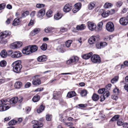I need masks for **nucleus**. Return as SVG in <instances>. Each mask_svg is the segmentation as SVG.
Wrapping results in <instances>:
<instances>
[{
	"mask_svg": "<svg viewBox=\"0 0 128 128\" xmlns=\"http://www.w3.org/2000/svg\"><path fill=\"white\" fill-rule=\"evenodd\" d=\"M37 46L35 45L29 46L24 48L22 51L23 54H29L37 50Z\"/></svg>",
	"mask_w": 128,
	"mask_h": 128,
	"instance_id": "nucleus-1",
	"label": "nucleus"
},
{
	"mask_svg": "<svg viewBox=\"0 0 128 128\" xmlns=\"http://www.w3.org/2000/svg\"><path fill=\"white\" fill-rule=\"evenodd\" d=\"M21 62L20 60L14 62L12 65L13 67L14 72L18 73L20 72V70L22 67Z\"/></svg>",
	"mask_w": 128,
	"mask_h": 128,
	"instance_id": "nucleus-2",
	"label": "nucleus"
},
{
	"mask_svg": "<svg viewBox=\"0 0 128 128\" xmlns=\"http://www.w3.org/2000/svg\"><path fill=\"white\" fill-rule=\"evenodd\" d=\"M78 60V58L76 56H72L66 62L68 64H74L77 63Z\"/></svg>",
	"mask_w": 128,
	"mask_h": 128,
	"instance_id": "nucleus-3",
	"label": "nucleus"
},
{
	"mask_svg": "<svg viewBox=\"0 0 128 128\" xmlns=\"http://www.w3.org/2000/svg\"><path fill=\"white\" fill-rule=\"evenodd\" d=\"M100 40L99 36L98 35L92 36L90 37L88 40V42L89 44H92L95 43Z\"/></svg>",
	"mask_w": 128,
	"mask_h": 128,
	"instance_id": "nucleus-4",
	"label": "nucleus"
},
{
	"mask_svg": "<svg viewBox=\"0 0 128 128\" xmlns=\"http://www.w3.org/2000/svg\"><path fill=\"white\" fill-rule=\"evenodd\" d=\"M106 30L110 32L113 31L114 30V24L111 22H108L106 25Z\"/></svg>",
	"mask_w": 128,
	"mask_h": 128,
	"instance_id": "nucleus-5",
	"label": "nucleus"
},
{
	"mask_svg": "<svg viewBox=\"0 0 128 128\" xmlns=\"http://www.w3.org/2000/svg\"><path fill=\"white\" fill-rule=\"evenodd\" d=\"M32 78V84L34 85L37 86L40 84V77L39 75L35 76Z\"/></svg>",
	"mask_w": 128,
	"mask_h": 128,
	"instance_id": "nucleus-6",
	"label": "nucleus"
},
{
	"mask_svg": "<svg viewBox=\"0 0 128 128\" xmlns=\"http://www.w3.org/2000/svg\"><path fill=\"white\" fill-rule=\"evenodd\" d=\"M9 52L12 58H18L21 57L22 54V53L19 51H14L12 52L11 50L9 51Z\"/></svg>",
	"mask_w": 128,
	"mask_h": 128,
	"instance_id": "nucleus-7",
	"label": "nucleus"
},
{
	"mask_svg": "<svg viewBox=\"0 0 128 128\" xmlns=\"http://www.w3.org/2000/svg\"><path fill=\"white\" fill-rule=\"evenodd\" d=\"M92 62L94 63H100L101 62L100 58L98 55L94 54L91 57V58Z\"/></svg>",
	"mask_w": 128,
	"mask_h": 128,
	"instance_id": "nucleus-8",
	"label": "nucleus"
},
{
	"mask_svg": "<svg viewBox=\"0 0 128 128\" xmlns=\"http://www.w3.org/2000/svg\"><path fill=\"white\" fill-rule=\"evenodd\" d=\"M88 26L89 29L91 31L95 30L96 27V24L94 23L91 22H88Z\"/></svg>",
	"mask_w": 128,
	"mask_h": 128,
	"instance_id": "nucleus-9",
	"label": "nucleus"
},
{
	"mask_svg": "<svg viewBox=\"0 0 128 128\" xmlns=\"http://www.w3.org/2000/svg\"><path fill=\"white\" fill-rule=\"evenodd\" d=\"M72 6L70 4L68 3L66 4L64 7L63 11L65 12H70L72 9Z\"/></svg>",
	"mask_w": 128,
	"mask_h": 128,
	"instance_id": "nucleus-10",
	"label": "nucleus"
},
{
	"mask_svg": "<svg viewBox=\"0 0 128 128\" xmlns=\"http://www.w3.org/2000/svg\"><path fill=\"white\" fill-rule=\"evenodd\" d=\"M81 4L80 3H78L74 5V7L72 10V11L74 13L78 12L80 8Z\"/></svg>",
	"mask_w": 128,
	"mask_h": 128,
	"instance_id": "nucleus-11",
	"label": "nucleus"
},
{
	"mask_svg": "<svg viewBox=\"0 0 128 128\" xmlns=\"http://www.w3.org/2000/svg\"><path fill=\"white\" fill-rule=\"evenodd\" d=\"M22 45V43L20 42H16L12 44L11 45L13 48H18L20 47Z\"/></svg>",
	"mask_w": 128,
	"mask_h": 128,
	"instance_id": "nucleus-12",
	"label": "nucleus"
},
{
	"mask_svg": "<svg viewBox=\"0 0 128 128\" xmlns=\"http://www.w3.org/2000/svg\"><path fill=\"white\" fill-rule=\"evenodd\" d=\"M10 34V32L8 31L2 32L0 33V36L2 38H5L7 36Z\"/></svg>",
	"mask_w": 128,
	"mask_h": 128,
	"instance_id": "nucleus-13",
	"label": "nucleus"
},
{
	"mask_svg": "<svg viewBox=\"0 0 128 128\" xmlns=\"http://www.w3.org/2000/svg\"><path fill=\"white\" fill-rule=\"evenodd\" d=\"M120 24L123 25H126L128 23L127 20L125 18H122L120 20Z\"/></svg>",
	"mask_w": 128,
	"mask_h": 128,
	"instance_id": "nucleus-14",
	"label": "nucleus"
},
{
	"mask_svg": "<svg viewBox=\"0 0 128 128\" xmlns=\"http://www.w3.org/2000/svg\"><path fill=\"white\" fill-rule=\"evenodd\" d=\"M40 31V29L39 28H35L30 32V34L31 36H33L38 33Z\"/></svg>",
	"mask_w": 128,
	"mask_h": 128,
	"instance_id": "nucleus-15",
	"label": "nucleus"
},
{
	"mask_svg": "<svg viewBox=\"0 0 128 128\" xmlns=\"http://www.w3.org/2000/svg\"><path fill=\"white\" fill-rule=\"evenodd\" d=\"M18 100V98L15 97L12 98L10 100V103L12 105H14L16 103Z\"/></svg>",
	"mask_w": 128,
	"mask_h": 128,
	"instance_id": "nucleus-16",
	"label": "nucleus"
},
{
	"mask_svg": "<svg viewBox=\"0 0 128 128\" xmlns=\"http://www.w3.org/2000/svg\"><path fill=\"white\" fill-rule=\"evenodd\" d=\"M76 29L78 30H82L84 29L86 26L84 24H82L80 25H78L76 26Z\"/></svg>",
	"mask_w": 128,
	"mask_h": 128,
	"instance_id": "nucleus-17",
	"label": "nucleus"
},
{
	"mask_svg": "<svg viewBox=\"0 0 128 128\" xmlns=\"http://www.w3.org/2000/svg\"><path fill=\"white\" fill-rule=\"evenodd\" d=\"M76 94L74 91H70L68 92L67 94V97L69 98H70L75 96Z\"/></svg>",
	"mask_w": 128,
	"mask_h": 128,
	"instance_id": "nucleus-18",
	"label": "nucleus"
},
{
	"mask_svg": "<svg viewBox=\"0 0 128 128\" xmlns=\"http://www.w3.org/2000/svg\"><path fill=\"white\" fill-rule=\"evenodd\" d=\"M92 54V52H90L89 53L83 55L82 56V58L84 59L85 60L88 59L90 58Z\"/></svg>",
	"mask_w": 128,
	"mask_h": 128,
	"instance_id": "nucleus-19",
	"label": "nucleus"
},
{
	"mask_svg": "<svg viewBox=\"0 0 128 128\" xmlns=\"http://www.w3.org/2000/svg\"><path fill=\"white\" fill-rule=\"evenodd\" d=\"M62 16V14L58 12L54 15V18L56 20L60 19Z\"/></svg>",
	"mask_w": 128,
	"mask_h": 128,
	"instance_id": "nucleus-20",
	"label": "nucleus"
},
{
	"mask_svg": "<svg viewBox=\"0 0 128 128\" xmlns=\"http://www.w3.org/2000/svg\"><path fill=\"white\" fill-rule=\"evenodd\" d=\"M20 18H16L14 20L12 25L14 26H16L19 24L20 22Z\"/></svg>",
	"mask_w": 128,
	"mask_h": 128,
	"instance_id": "nucleus-21",
	"label": "nucleus"
},
{
	"mask_svg": "<svg viewBox=\"0 0 128 128\" xmlns=\"http://www.w3.org/2000/svg\"><path fill=\"white\" fill-rule=\"evenodd\" d=\"M22 86V83L20 82H16L14 84V86L16 88H20Z\"/></svg>",
	"mask_w": 128,
	"mask_h": 128,
	"instance_id": "nucleus-22",
	"label": "nucleus"
},
{
	"mask_svg": "<svg viewBox=\"0 0 128 128\" xmlns=\"http://www.w3.org/2000/svg\"><path fill=\"white\" fill-rule=\"evenodd\" d=\"M32 123L34 124L33 126V128H40L39 123H38L37 121L34 120L32 121Z\"/></svg>",
	"mask_w": 128,
	"mask_h": 128,
	"instance_id": "nucleus-23",
	"label": "nucleus"
},
{
	"mask_svg": "<svg viewBox=\"0 0 128 128\" xmlns=\"http://www.w3.org/2000/svg\"><path fill=\"white\" fill-rule=\"evenodd\" d=\"M92 98L94 101H96L98 100L99 98V96L96 94H94L93 95Z\"/></svg>",
	"mask_w": 128,
	"mask_h": 128,
	"instance_id": "nucleus-24",
	"label": "nucleus"
},
{
	"mask_svg": "<svg viewBox=\"0 0 128 128\" xmlns=\"http://www.w3.org/2000/svg\"><path fill=\"white\" fill-rule=\"evenodd\" d=\"M103 22H100L98 24V31H99L101 30L102 28Z\"/></svg>",
	"mask_w": 128,
	"mask_h": 128,
	"instance_id": "nucleus-25",
	"label": "nucleus"
},
{
	"mask_svg": "<svg viewBox=\"0 0 128 128\" xmlns=\"http://www.w3.org/2000/svg\"><path fill=\"white\" fill-rule=\"evenodd\" d=\"M40 98V97L39 96L36 95L33 97L32 100L34 102H36L38 101L39 100Z\"/></svg>",
	"mask_w": 128,
	"mask_h": 128,
	"instance_id": "nucleus-26",
	"label": "nucleus"
},
{
	"mask_svg": "<svg viewBox=\"0 0 128 128\" xmlns=\"http://www.w3.org/2000/svg\"><path fill=\"white\" fill-rule=\"evenodd\" d=\"M72 41L71 40H69L66 41L65 42V45L67 48H69L72 44Z\"/></svg>",
	"mask_w": 128,
	"mask_h": 128,
	"instance_id": "nucleus-27",
	"label": "nucleus"
},
{
	"mask_svg": "<svg viewBox=\"0 0 128 128\" xmlns=\"http://www.w3.org/2000/svg\"><path fill=\"white\" fill-rule=\"evenodd\" d=\"M0 55L2 58H5L7 56V54L6 50H3L0 53Z\"/></svg>",
	"mask_w": 128,
	"mask_h": 128,
	"instance_id": "nucleus-28",
	"label": "nucleus"
},
{
	"mask_svg": "<svg viewBox=\"0 0 128 128\" xmlns=\"http://www.w3.org/2000/svg\"><path fill=\"white\" fill-rule=\"evenodd\" d=\"M95 6V4L93 2H91L89 4L88 6V8L89 10H92L94 8Z\"/></svg>",
	"mask_w": 128,
	"mask_h": 128,
	"instance_id": "nucleus-29",
	"label": "nucleus"
},
{
	"mask_svg": "<svg viewBox=\"0 0 128 128\" xmlns=\"http://www.w3.org/2000/svg\"><path fill=\"white\" fill-rule=\"evenodd\" d=\"M110 13V12H109V10L104 12L102 14V16L104 18H105L108 16Z\"/></svg>",
	"mask_w": 128,
	"mask_h": 128,
	"instance_id": "nucleus-30",
	"label": "nucleus"
},
{
	"mask_svg": "<svg viewBox=\"0 0 128 128\" xmlns=\"http://www.w3.org/2000/svg\"><path fill=\"white\" fill-rule=\"evenodd\" d=\"M120 117V116L118 114L114 116L110 120V121L114 122L117 120Z\"/></svg>",
	"mask_w": 128,
	"mask_h": 128,
	"instance_id": "nucleus-31",
	"label": "nucleus"
},
{
	"mask_svg": "<svg viewBox=\"0 0 128 128\" xmlns=\"http://www.w3.org/2000/svg\"><path fill=\"white\" fill-rule=\"evenodd\" d=\"M29 14V12L28 11H26L22 13V14L21 17L20 18H24L28 15Z\"/></svg>",
	"mask_w": 128,
	"mask_h": 128,
	"instance_id": "nucleus-32",
	"label": "nucleus"
},
{
	"mask_svg": "<svg viewBox=\"0 0 128 128\" xmlns=\"http://www.w3.org/2000/svg\"><path fill=\"white\" fill-rule=\"evenodd\" d=\"M112 6V4L108 2H106L104 6V7L105 8H110Z\"/></svg>",
	"mask_w": 128,
	"mask_h": 128,
	"instance_id": "nucleus-33",
	"label": "nucleus"
},
{
	"mask_svg": "<svg viewBox=\"0 0 128 128\" xmlns=\"http://www.w3.org/2000/svg\"><path fill=\"white\" fill-rule=\"evenodd\" d=\"M118 76H116L114 77L111 80V82L112 84H114V83L117 82L118 80Z\"/></svg>",
	"mask_w": 128,
	"mask_h": 128,
	"instance_id": "nucleus-34",
	"label": "nucleus"
},
{
	"mask_svg": "<svg viewBox=\"0 0 128 128\" xmlns=\"http://www.w3.org/2000/svg\"><path fill=\"white\" fill-rule=\"evenodd\" d=\"M52 12L51 10H49L46 12V16L48 17H51L52 15Z\"/></svg>",
	"mask_w": 128,
	"mask_h": 128,
	"instance_id": "nucleus-35",
	"label": "nucleus"
},
{
	"mask_svg": "<svg viewBox=\"0 0 128 128\" xmlns=\"http://www.w3.org/2000/svg\"><path fill=\"white\" fill-rule=\"evenodd\" d=\"M17 121L14 120H11L8 123V125L10 126H13L16 124Z\"/></svg>",
	"mask_w": 128,
	"mask_h": 128,
	"instance_id": "nucleus-36",
	"label": "nucleus"
},
{
	"mask_svg": "<svg viewBox=\"0 0 128 128\" xmlns=\"http://www.w3.org/2000/svg\"><path fill=\"white\" fill-rule=\"evenodd\" d=\"M47 46V44H46L44 43L40 46V48L43 50H45L46 49Z\"/></svg>",
	"mask_w": 128,
	"mask_h": 128,
	"instance_id": "nucleus-37",
	"label": "nucleus"
},
{
	"mask_svg": "<svg viewBox=\"0 0 128 128\" xmlns=\"http://www.w3.org/2000/svg\"><path fill=\"white\" fill-rule=\"evenodd\" d=\"M4 111L9 109L10 107V105L9 104H6L3 106Z\"/></svg>",
	"mask_w": 128,
	"mask_h": 128,
	"instance_id": "nucleus-38",
	"label": "nucleus"
},
{
	"mask_svg": "<svg viewBox=\"0 0 128 128\" xmlns=\"http://www.w3.org/2000/svg\"><path fill=\"white\" fill-rule=\"evenodd\" d=\"M6 64V62L5 60H2L0 62V66H1L4 67L5 66Z\"/></svg>",
	"mask_w": 128,
	"mask_h": 128,
	"instance_id": "nucleus-39",
	"label": "nucleus"
},
{
	"mask_svg": "<svg viewBox=\"0 0 128 128\" xmlns=\"http://www.w3.org/2000/svg\"><path fill=\"white\" fill-rule=\"evenodd\" d=\"M52 118V116L51 115L49 114H47L46 116V120L48 121H50L51 120Z\"/></svg>",
	"mask_w": 128,
	"mask_h": 128,
	"instance_id": "nucleus-40",
	"label": "nucleus"
},
{
	"mask_svg": "<svg viewBox=\"0 0 128 128\" xmlns=\"http://www.w3.org/2000/svg\"><path fill=\"white\" fill-rule=\"evenodd\" d=\"M47 59L46 56L45 55H43L40 56V62L46 61Z\"/></svg>",
	"mask_w": 128,
	"mask_h": 128,
	"instance_id": "nucleus-41",
	"label": "nucleus"
},
{
	"mask_svg": "<svg viewBox=\"0 0 128 128\" xmlns=\"http://www.w3.org/2000/svg\"><path fill=\"white\" fill-rule=\"evenodd\" d=\"M40 17H42L45 14V10L44 8H42L40 9Z\"/></svg>",
	"mask_w": 128,
	"mask_h": 128,
	"instance_id": "nucleus-42",
	"label": "nucleus"
},
{
	"mask_svg": "<svg viewBox=\"0 0 128 128\" xmlns=\"http://www.w3.org/2000/svg\"><path fill=\"white\" fill-rule=\"evenodd\" d=\"M87 92L86 90H82L81 91L80 94L82 96H84L86 95Z\"/></svg>",
	"mask_w": 128,
	"mask_h": 128,
	"instance_id": "nucleus-43",
	"label": "nucleus"
},
{
	"mask_svg": "<svg viewBox=\"0 0 128 128\" xmlns=\"http://www.w3.org/2000/svg\"><path fill=\"white\" fill-rule=\"evenodd\" d=\"M7 101L6 99H2L0 100V105L4 104Z\"/></svg>",
	"mask_w": 128,
	"mask_h": 128,
	"instance_id": "nucleus-44",
	"label": "nucleus"
},
{
	"mask_svg": "<svg viewBox=\"0 0 128 128\" xmlns=\"http://www.w3.org/2000/svg\"><path fill=\"white\" fill-rule=\"evenodd\" d=\"M123 123V122L120 120H118L117 122V124L118 126H122Z\"/></svg>",
	"mask_w": 128,
	"mask_h": 128,
	"instance_id": "nucleus-45",
	"label": "nucleus"
},
{
	"mask_svg": "<svg viewBox=\"0 0 128 128\" xmlns=\"http://www.w3.org/2000/svg\"><path fill=\"white\" fill-rule=\"evenodd\" d=\"M105 91V89L104 88H102L99 89L98 90V92L100 94H102Z\"/></svg>",
	"mask_w": 128,
	"mask_h": 128,
	"instance_id": "nucleus-46",
	"label": "nucleus"
},
{
	"mask_svg": "<svg viewBox=\"0 0 128 128\" xmlns=\"http://www.w3.org/2000/svg\"><path fill=\"white\" fill-rule=\"evenodd\" d=\"M6 6V4L4 3L0 4V10L4 9Z\"/></svg>",
	"mask_w": 128,
	"mask_h": 128,
	"instance_id": "nucleus-47",
	"label": "nucleus"
},
{
	"mask_svg": "<svg viewBox=\"0 0 128 128\" xmlns=\"http://www.w3.org/2000/svg\"><path fill=\"white\" fill-rule=\"evenodd\" d=\"M110 95L109 92L108 91H106L104 94L103 95L105 97H108Z\"/></svg>",
	"mask_w": 128,
	"mask_h": 128,
	"instance_id": "nucleus-48",
	"label": "nucleus"
},
{
	"mask_svg": "<svg viewBox=\"0 0 128 128\" xmlns=\"http://www.w3.org/2000/svg\"><path fill=\"white\" fill-rule=\"evenodd\" d=\"M44 30L45 32H50L51 31V29L49 27H48L45 28Z\"/></svg>",
	"mask_w": 128,
	"mask_h": 128,
	"instance_id": "nucleus-49",
	"label": "nucleus"
},
{
	"mask_svg": "<svg viewBox=\"0 0 128 128\" xmlns=\"http://www.w3.org/2000/svg\"><path fill=\"white\" fill-rule=\"evenodd\" d=\"M100 44L102 48L104 47L107 44V43L106 42H100Z\"/></svg>",
	"mask_w": 128,
	"mask_h": 128,
	"instance_id": "nucleus-50",
	"label": "nucleus"
},
{
	"mask_svg": "<svg viewBox=\"0 0 128 128\" xmlns=\"http://www.w3.org/2000/svg\"><path fill=\"white\" fill-rule=\"evenodd\" d=\"M31 85V83L30 82H28L25 85V88H27L29 87Z\"/></svg>",
	"mask_w": 128,
	"mask_h": 128,
	"instance_id": "nucleus-51",
	"label": "nucleus"
},
{
	"mask_svg": "<svg viewBox=\"0 0 128 128\" xmlns=\"http://www.w3.org/2000/svg\"><path fill=\"white\" fill-rule=\"evenodd\" d=\"M78 106L80 107L81 108H84L86 106H87V104H78Z\"/></svg>",
	"mask_w": 128,
	"mask_h": 128,
	"instance_id": "nucleus-52",
	"label": "nucleus"
},
{
	"mask_svg": "<svg viewBox=\"0 0 128 128\" xmlns=\"http://www.w3.org/2000/svg\"><path fill=\"white\" fill-rule=\"evenodd\" d=\"M96 46L98 49H100L102 48L100 43H98L96 44Z\"/></svg>",
	"mask_w": 128,
	"mask_h": 128,
	"instance_id": "nucleus-53",
	"label": "nucleus"
},
{
	"mask_svg": "<svg viewBox=\"0 0 128 128\" xmlns=\"http://www.w3.org/2000/svg\"><path fill=\"white\" fill-rule=\"evenodd\" d=\"M122 126L124 128H128V124L127 123H124Z\"/></svg>",
	"mask_w": 128,
	"mask_h": 128,
	"instance_id": "nucleus-54",
	"label": "nucleus"
},
{
	"mask_svg": "<svg viewBox=\"0 0 128 128\" xmlns=\"http://www.w3.org/2000/svg\"><path fill=\"white\" fill-rule=\"evenodd\" d=\"M100 98H101V99L100 100V101L101 102H102L106 98V97H105L103 95H101Z\"/></svg>",
	"mask_w": 128,
	"mask_h": 128,
	"instance_id": "nucleus-55",
	"label": "nucleus"
},
{
	"mask_svg": "<svg viewBox=\"0 0 128 128\" xmlns=\"http://www.w3.org/2000/svg\"><path fill=\"white\" fill-rule=\"evenodd\" d=\"M34 24V21L33 20H31L29 23L28 24V26H31L33 25Z\"/></svg>",
	"mask_w": 128,
	"mask_h": 128,
	"instance_id": "nucleus-56",
	"label": "nucleus"
},
{
	"mask_svg": "<svg viewBox=\"0 0 128 128\" xmlns=\"http://www.w3.org/2000/svg\"><path fill=\"white\" fill-rule=\"evenodd\" d=\"M65 124L68 126H72L73 124L72 122H67L65 123Z\"/></svg>",
	"mask_w": 128,
	"mask_h": 128,
	"instance_id": "nucleus-57",
	"label": "nucleus"
},
{
	"mask_svg": "<svg viewBox=\"0 0 128 128\" xmlns=\"http://www.w3.org/2000/svg\"><path fill=\"white\" fill-rule=\"evenodd\" d=\"M122 4V2H118L116 4V5L118 7H120L121 6Z\"/></svg>",
	"mask_w": 128,
	"mask_h": 128,
	"instance_id": "nucleus-58",
	"label": "nucleus"
},
{
	"mask_svg": "<svg viewBox=\"0 0 128 128\" xmlns=\"http://www.w3.org/2000/svg\"><path fill=\"white\" fill-rule=\"evenodd\" d=\"M67 30V29L66 28H62L60 29V31L62 32H64Z\"/></svg>",
	"mask_w": 128,
	"mask_h": 128,
	"instance_id": "nucleus-59",
	"label": "nucleus"
},
{
	"mask_svg": "<svg viewBox=\"0 0 128 128\" xmlns=\"http://www.w3.org/2000/svg\"><path fill=\"white\" fill-rule=\"evenodd\" d=\"M44 106L43 105H42L40 106V112L44 110Z\"/></svg>",
	"mask_w": 128,
	"mask_h": 128,
	"instance_id": "nucleus-60",
	"label": "nucleus"
},
{
	"mask_svg": "<svg viewBox=\"0 0 128 128\" xmlns=\"http://www.w3.org/2000/svg\"><path fill=\"white\" fill-rule=\"evenodd\" d=\"M113 91L115 93H118V88H116L114 89Z\"/></svg>",
	"mask_w": 128,
	"mask_h": 128,
	"instance_id": "nucleus-61",
	"label": "nucleus"
},
{
	"mask_svg": "<svg viewBox=\"0 0 128 128\" xmlns=\"http://www.w3.org/2000/svg\"><path fill=\"white\" fill-rule=\"evenodd\" d=\"M112 86V84H109L106 86V88L108 90H110Z\"/></svg>",
	"mask_w": 128,
	"mask_h": 128,
	"instance_id": "nucleus-62",
	"label": "nucleus"
},
{
	"mask_svg": "<svg viewBox=\"0 0 128 128\" xmlns=\"http://www.w3.org/2000/svg\"><path fill=\"white\" fill-rule=\"evenodd\" d=\"M35 12L34 11H33L31 12L30 14V15L31 17H33L35 15Z\"/></svg>",
	"mask_w": 128,
	"mask_h": 128,
	"instance_id": "nucleus-63",
	"label": "nucleus"
},
{
	"mask_svg": "<svg viewBox=\"0 0 128 128\" xmlns=\"http://www.w3.org/2000/svg\"><path fill=\"white\" fill-rule=\"evenodd\" d=\"M5 82V79L3 78L0 79V84H1Z\"/></svg>",
	"mask_w": 128,
	"mask_h": 128,
	"instance_id": "nucleus-64",
	"label": "nucleus"
}]
</instances>
